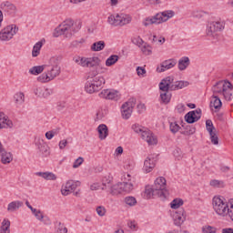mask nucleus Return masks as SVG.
<instances>
[{"instance_id": "obj_1", "label": "nucleus", "mask_w": 233, "mask_h": 233, "mask_svg": "<svg viewBox=\"0 0 233 233\" xmlns=\"http://www.w3.org/2000/svg\"><path fill=\"white\" fill-rule=\"evenodd\" d=\"M213 92L212 100L210 102L211 106H214L216 110H219L223 106V103L219 96H222L226 101H232L233 86L230 82L221 80L217 82L211 88Z\"/></svg>"}, {"instance_id": "obj_2", "label": "nucleus", "mask_w": 233, "mask_h": 233, "mask_svg": "<svg viewBox=\"0 0 233 233\" xmlns=\"http://www.w3.org/2000/svg\"><path fill=\"white\" fill-rule=\"evenodd\" d=\"M81 30V24L74 25V20L67 19L60 24L54 31V37H59V35H65V37H70L74 35L76 32Z\"/></svg>"}, {"instance_id": "obj_3", "label": "nucleus", "mask_w": 233, "mask_h": 233, "mask_svg": "<svg viewBox=\"0 0 233 233\" xmlns=\"http://www.w3.org/2000/svg\"><path fill=\"white\" fill-rule=\"evenodd\" d=\"M61 74V66L56 63L50 66H46V72L37 77L39 83H50L54 81Z\"/></svg>"}, {"instance_id": "obj_4", "label": "nucleus", "mask_w": 233, "mask_h": 233, "mask_svg": "<svg viewBox=\"0 0 233 233\" xmlns=\"http://www.w3.org/2000/svg\"><path fill=\"white\" fill-rule=\"evenodd\" d=\"M173 15H175V13L172 10L163 11L162 13H157L154 16L145 18L142 25L144 26H150V25H161V23H167L168 19H172Z\"/></svg>"}, {"instance_id": "obj_5", "label": "nucleus", "mask_w": 233, "mask_h": 233, "mask_svg": "<svg viewBox=\"0 0 233 233\" xmlns=\"http://www.w3.org/2000/svg\"><path fill=\"white\" fill-rule=\"evenodd\" d=\"M212 205L213 210H215L218 216H220V218H227L230 202H226L225 198L221 196H216L212 199Z\"/></svg>"}, {"instance_id": "obj_6", "label": "nucleus", "mask_w": 233, "mask_h": 233, "mask_svg": "<svg viewBox=\"0 0 233 233\" xmlns=\"http://www.w3.org/2000/svg\"><path fill=\"white\" fill-rule=\"evenodd\" d=\"M170 83H174L173 76H167L166 78L162 79L158 85L160 90V99L164 105H168L172 99V94H170V89L168 87Z\"/></svg>"}, {"instance_id": "obj_7", "label": "nucleus", "mask_w": 233, "mask_h": 233, "mask_svg": "<svg viewBox=\"0 0 233 233\" xmlns=\"http://www.w3.org/2000/svg\"><path fill=\"white\" fill-rule=\"evenodd\" d=\"M107 23L111 26H125V25H130L132 23V16L127 14L110 15L107 17Z\"/></svg>"}, {"instance_id": "obj_8", "label": "nucleus", "mask_w": 233, "mask_h": 233, "mask_svg": "<svg viewBox=\"0 0 233 233\" xmlns=\"http://www.w3.org/2000/svg\"><path fill=\"white\" fill-rule=\"evenodd\" d=\"M106 80L103 76H98L94 79H89L85 85V90L87 94H95V92H99L103 88Z\"/></svg>"}, {"instance_id": "obj_9", "label": "nucleus", "mask_w": 233, "mask_h": 233, "mask_svg": "<svg viewBox=\"0 0 233 233\" xmlns=\"http://www.w3.org/2000/svg\"><path fill=\"white\" fill-rule=\"evenodd\" d=\"M155 188V192L158 194V198H160L162 200H165L170 196V193L168 192V188L167 187V179L165 177H157L153 185Z\"/></svg>"}, {"instance_id": "obj_10", "label": "nucleus", "mask_w": 233, "mask_h": 233, "mask_svg": "<svg viewBox=\"0 0 233 233\" xmlns=\"http://www.w3.org/2000/svg\"><path fill=\"white\" fill-rule=\"evenodd\" d=\"M73 61L82 66L83 68H94L95 66H99L101 64V59L97 56L93 57H82V56H75Z\"/></svg>"}, {"instance_id": "obj_11", "label": "nucleus", "mask_w": 233, "mask_h": 233, "mask_svg": "<svg viewBox=\"0 0 233 233\" xmlns=\"http://www.w3.org/2000/svg\"><path fill=\"white\" fill-rule=\"evenodd\" d=\"M18 32L19 27L15 24L6 25L0 31V41H10Z\"/></svg>"}, {"instance_id": "obj_12", "label": "nucleus", "mask_w": 233, "mask_h": 233, "mask_svg": "<svg viewBox=\"0 0 233 233\" xmlns=\"http://www.w3.org/2000/svg\"><path fill=\"white\" fill-rule=\"evenodd\" d=\"M136 98H129L128 101L125 102L121 106V114L123 119H130L134 107L136 106Z\"/></svg>"}, {"instance_id": "obj_13", "label": "nucleus", "mask_w": 233, "mask_h": 233, "mask_svg": "<svg viewBox=\"0 0 233 233\" xmlns=\"http://www.w3.org/2000/svg\"><path fill=\"white\" fill-rule=\"evenodd\" d=\"M98 96L102 99H109L112 101H119L121 99V94L119 91L114 89H103Z\"/></svg>"}, {"instance_id": "obj_14", "label": "nucleus", "mask_w": 233, "mask_h": 233, "mask_svg": "<svg viewBox=\"0 0 233 233\" xmlns=\"http://www.w3.org/2000/svg\"><path fill=\"white\" fill-rule=\"evenodd\" d=\"M140 136L148 145H157V137L154 136V133L150 129L144 127Z\"/></svg>"}, {"instance_id": "obj_15", "label": "nucleus", "mask_w": 233, "mask_h": 233, "mask_svg": "<svg viewBox=\"0 0 233 233\" xmlns=\"http://www.w3.org/2000/svg\"><path fill=\"white\" fill-rule=\"evenodd\" d=\"M79 185H81V182L79 181L74 182V180H68L66 185L62 187V196H69V194H72V192H74V190H76Z\"/></svg>"}, {"instance_id": "obj_16", "label": "nucleus", "mask_w": 233, "mask_h": 233, "mask_svg": "<svg viewBox=\"0 0 233 233\" xmlns=\"http://www.w3.org/2000/svg\"><path fill=\"white\" fill-rule=\"evenodd\" d=\"M201 119V109L198 108L193 111H189L185 116V121H187L189 125H192L194 123H198Z\"/></svg>"}, {"instance_id": "obj_17", "label": "nucleus", "mask_w": 233, "mask_h": 233, "mask_svg": "<svg viewBox=\"0 0 233 233\" xmlns=\"http://www.w3.org/2000/svg\"><path fill=\"white\" fill-rule=\"evenodd\" d=\"M0 8L1 10H3L5 15H11L12 17H14V15H15V13L17 12V7H15L14 4L8 1L3 2L0 5Z\"/></svg>"}, {"instance_id": "obj_18", "label": "nucleus", "mask_w": 233, "mask_h": 233, "mask_svg": "<svg viewBox=\"0 0 233 233\" xmlns=\"http://www.w3.org/2000/svg\"><path fill=\"white\" fill-rule=\"evenodd\" d=\"M187 219V213L185 209L180 208L173 214V221L176 227H181Z\"/></svg>"}, {"instance_id": "obj_19", "label": "nucleus", "mask_w": 233, "mask_h": 233, "mask_svg": "<svg viewBox=\"0 0 233 233\" xmlns=\"http://www.w3.org/2000/svg\"><path fill=\"white\" fill-rule=\"evenodd\" d=\"M0 157H1V163L3 165H8L14 161V155H12L11 152L6 151L5 149V147H3V144L0 141Z\"/></svg>"}, {"instance_id": "obj_20", "label": "nucleus", "mask_w": 233, "mask_h": 233, "mask_svg": "<svg viewBox=\"0 0 233 233\" xmlns=\"http://www.w3.org/2000/svg\"><path fill=\"white\" fill-rule=\"evenodd\" d=\"M176 65H177V61L174 58L165 60L157 67V72H158V74H161V72H167V70L174 68Z\"/></svg>"}, {"instance_id": "obj_21", "label": "nucleus", "mask_w": 233, "mask_h": 233, "mask_svg": "<svg viewBox=\"0 0 233 233\" xmlns=\"http://www.w3.org/2000/svg\"><path fill=\"white\" fill-rule=\"evenodd\" d=\"M14 128V121L8 117L4 112H0V130Z\"/></svg>"}, {"instance_id": "obj_22", "label": "nucleus", "mask_w": 233, "mask_h": 233, "mask_svg": "<svg viewBox=\"0 0 233 233\" xmlns=\"http://www.w3.org/2000/svg\"><path fill=\"white\" fill-rule=\"evenodd\" d=\"M34 94L37 97H44V99H46V97H50V96H52V89H48L43 86H35L34 88Z\"/></svg>"}, {"instance_id": "obj_23", "label": "nucleus", "mask_w": 233, "mask_h": 233, "mask_svg": "<svg viewBox=\"0 0 233 233\" xmlns=\"http://www.w3.org/2000/svg\"><path fill=\"white\" fill-rule=\"evenodd\" d=\"M156 167V160L154 157H147L146 160L144 161V167H143V171L146 174H148L154 170Z\"/></svg>"}, {"instance_id": "obj_24", "label": "nucleus", "mask_w": 233, "mask_h": 233, "mask_svg": "<svg viewBox=\"0 0 233 233\" xmlns=\"http://www.w3.org/2000/svg\"><path fill=\"white\" fill-rule=\"evenodd\" d=\"M189 83L187 81H177L173 83H169L168 89L171 91L175 90H181L182 88H186V86H188Z\"/></svg>"}, {"instance_id": "obj_25", "label": "nucleus", "mask_w": 233, "mask_h": 233, "mask_svg": "<svg viewBox=\"0 0 233 233\" xmlns=\"http://www.w3.org/2000/svg\"><path fill=\"white\" fill-rule=\"evenodd\" d=\"M178 70L183 72V70H187L188 66H190V58L188 56H183L178 60Z\"/></svg>"}, {"instance_id": "obj_26", "label": "nucleus", "mask_w": 233, "mask_h": 233, "mask_svg": "<svg viewBox=\"0 0 233 233\" xmlns=\"http://www.w3.org/2000/svg\"><path fill=\"white\" fill-rule=\"evenodd\" d=\"M97 132L99 135V139L103 140L108 137V127H106V125L105 124L99 125L97 127Z\"/></svg>"}, {"instance_id": "obj_27", "label": "nucleus", "mask_w": 233, "mask_h": 233, "mask_svg": "<svg viewBox=\"0 0 233 233\" xmlns=\"http://www.w3.org/2000/svg\"><path fill=\"white\" fill-rule=\"evenodd\" d=\"M23 205V201L19 200L10 202L7 206V212H15V210H19Z\"/></svg>"}, {"instance_id": "obj_28", "label": "nucleus", "mask_w": 233, "mask_h": 233, "mask_svg": "<svg viewBox=\"0 0 233 233\" xmlns=\"http://www.w3.org/2000/svg\"><path fill=\"white\" fill-rule=\"evenodd\" d=\"M36 176H39L47 181H56V179H57V176L52 172H37Z\"/></svg>"}, {"instance_id": "obj_29", "label": "nucleus", "mask_w": 233, "mask_h": 233, "mask_svg": "<svg viewBox=\"0 0 233 233\" xmlns=\"http://www.w3.org/2000/svg\"><path fill=\"white\" fill-rule=\"evenodd\" d=\"M41 48H43V40L38 41L36 44H35L32 50V56L37 57V56L41 54Z\"/></svg>"}, {"instance_id": "obj_30", "label": "nucleus", "mask_w": 233, "mask_h": 233, "mask_svg": "<svg viewBox=\"0 0 233 233\" xmlns=\"http://www.w3.org/2000/svg\"><path fill=\"white\" fill-rule=\"evenodd\" d=\"M145 194L147 199H150V198H154V196L156 198H159V194L157 193V191H156V188L154 187V186H152V187H147L145 190Z\"/></svg>"}, {"instance_id": "obj_31", "label": "nucleus", "mask_w": 233, "mask_h": 233, "mask_svg": "<svg viewBox=\"0 0 233 233\" xmlns=\"http://www.w3.org/2000/svg\"><path fill=\"white\" fill-rule=\"evenodd\" d=\"M46 70V66H35L29 69V74L32 76H39Z\"/></svg>"}, {"instance_id": "obj_32", "label": "nucleus", "mask_w": 233, "mask_h": 233, "mask_svg": "<svg viewBox=\"0 0 233 233\" xmlns=\"http://www.w3.org/2000/svg\"><path fill=\"white\" fill-rule=\"evenodd\" d=\"M105 41H98V42H95L92 46H91V50L93 52H101V50H105Z\"/></svg>"}, {"instance_id": "obj_33", "label": "nucleus", "mask_w": 233, "mask_h": 233, "mask_svg": "<svg viewBox=\"0 0 233 233\" xmlns=\"http://www.w3.org/2000/svg\"><path fill=\"white\" fill-rule=\"evenodd\" d=\"M122 185V192H126V194H130L132 190H134V184L132 182H120Z\"/></svg>"}, {"instance_id": "obj_34", "label": "nucleus", "mask_w": 233, "mask_h": 233, "mask_svg": "<svg viewBox=\"0 0 233 233\" xmlns=\"http://www.w3.org/2000/svg\"><path fill=\"white\" fill-rule=\"evenodd\" d=\"M0 233H10V220L5 218L0 227Z\"/></svg>"}, {"instance_id": "obj_35", "label": "nucleus", "mask_w": 233, "mask_h": 233, "mask_svg": "<svg viewBox=\"0 0 233 233\" xmlns=\"http://www.w3.org/2000/svg\"><path fill=\"white\" fill-rule=\"evenodd\" d=\"M15 105H23L25 103V93L17 92L14 96Z\"/></svg>"}, {"instance_id": "obj_36", "label": "nucleus", "mask_w": 233, "mask_h": 233, "mask_svg": "<svg viewBox=\"0 0 233 233\" xmlns=\"http://www.w3.org/2000/svg\"><path fill=\"white\" fill-rule=\"evenodd\" d=\"M119 61V56L117 55H111L106 60V66H113V65H116Z\"/></svg>"}, {"instance_id": "obj_37", "label": "nucleus", "mask_w": 233, "mask_h": 233, "mask_svg": "<svg viewBox=\"0 0 233 233\" xmlns=\"http://www.w3.org/2000/svg\"><path fill=\"white\" fill-rule=\"evenodd\" d=\"M184 201L181 198H175L170 202V207L173 210H177L179 207H183Z\"/></svg>"}, {"instance_id": "obj_38", "label": "nucleus", "mask_w": 233, "mask_h": 233, "mask_svg": "<svg viewBox=\"0 0 233 233\" xmlns=\"http://www.w3.org/2000/svg\"><path fill=\"white\" fill-rule=\"evenodd\" d=\"M111 194H113V196H117V194H123V187L121 182L114 185L111 187Z\"/></svg>"}, {"instance_id": "obj_39", "label": "nucleus", "mask_w": 233, "mask_h": 233, "mask_svg": "<svg viewBox=\"0 0 233 233\" xmlns=\"http://www.w3.org/2000/svg\"><path fill=\"white\" fill-rule=\"evenodd\" d=\"M209 24L213 25L214 30L217 32H223V30H225V22L217 21Z\"/></svg>"}, {"instance_id": "obj_40", "label": "nucleus", "mask_w": 233, "mask_h": 233, "mask_svg": "<svg viewBox=\"0 0 233 233\" xmlns=\"http://www.w3.org/2000/svg\"><path fill=\"white\" fill-rule=\"evenodd\" d=\"M210 187L214 188H225V181L213 179L209 182Z\"/></svg>"}, {"instance_id": "obj_41", "label": "nucleus", "mask_w": 233, "mask_h": 233, "mask_svg": "<svg viewBox=\"0 0 233 233\" xmlns=\"http://www.w3.org/2000/svg\"><path fill=\"white\" fill-rule=\"evenodd\" d=\"M141 52L145 54V56H150L152 54V46L144 42V44L140 46Z\"/></svg>"}, {"instance_id": "obj_42", "label": "nucleus", "mask_w": 233, "mask_h": 233, "mask_svg": "<svg viewBox=\"0 0 233 233\" xmlns=\"http://www.w3.org/2000/svg\"><path fill=\"white\" fill-rule=\"evenodd\" d=\"M124 202L126 205H128V207H136V205H137V200L134 197H126Z\"/></svg>"}, {"instance_id": "obj_43", "label": "nucleus", "mask_w": 233, "mask_h": 233, "mask_svg": "<svg viewBox=\"0 0 233 233\" xmlns=\"http://www.w3.org/2000/svg\"><path fill=\"white\" fill-rule=\"evenodd\" d=\"M206 129L208 132V134H212L213 132H217L216 127H214V123H212V120L208 119L206 121Z\"/></svg>"}, {"instance_id": "obj_44", "label": "nucleus", "mask_w": 233, "mask_h": 233, "mask_svg": "<svg viewBox=\"0 0 233 233\" xmlns=\"http://www.w3.org/2000/svg\"><path fill=\"white\" fill-rule=\"evenodd\" d=\"M216 29H214L213 25L209 23L207 25L206 34L208 37H214L216 35Z\"/></svg>"}, {"instance_id": "obj_45", "label": "nucleus", "mask_w": 233, "mask_h": 233, "mask_svg": "<svg viewBox=\"0 0 233 233\" xmlns=\"http://www.w3.org/2000/svg\"><path fill=\"white\" fill-rule=\"evenodd\" d=\"M218 131H214L213 133H209L210 141L212 145H219V137H218Z\"/></svg>"}, {"instance_id": "obj_46", "label": "nucleus", "mask_w": 233, "mask_h": 233, "mask_svg": "<svg viewBox=\"0 0 233 233\" xmlns=\"http://www.w3.org/2000/svg\"><path fill=\"white\" fill-rule=\"evenodd\" d=\"M39 152H41L42 156L44 157H48L50 156V147H48L46 144L42 147L41 149H38Z\"/></svg>"}, {"instance_id": "obj_47", "label": "nucleus", "mask_w": 233, "mask_h": 233, "mask_svg": "<svg viewBox=\"0 0 233 233\" xmlns=\"http://www.w3.org/2000/svg\"><path fill=\"white\" fill-rule=\"evenodd\" d=\"M169 128H170V132H172V134H177V132H179V129L181 128V127H179L177 125V122H171L169 124Z\"/></svg>"}, {"instance_id": "obj_48", "label": "nucleus", "mask_w": 233, "mask_h": 233, "mask_svg": "<svg viewBox=\"0 0 233 233\" xmlns=\"http://www.w3.org/2000/svg\"><path fill=\"white\" fill-rule=\"evenodd\" d=\"M32 214H34L35 218L38 220V221H43V219H45V215L43 214V212L39 209L35 208V211H32Z\"/></svg>"}, {"instance_id": "obj_49", "label": "nucleus", "mask_w": 233, "mask_h": 233, "mask_svg": "<svg viewBox=\"0 0 233 233\" xmlns=\"http://www.w3.org/2000/svg\"><path fill=\"white\" fill-rule=\"evenodd\" d=\"M96 77H99V71L97 70V67L90 70L87 79H96Z\"/></svg>"}, {"instance_id": "obj_50", "label": "nucleus", "mask_w": 233, "mask_h": 233, "mask_svg": "<svg viewBox=\"0 0 233 233\" xmlns=\"http://www.w3.org/2000/svg\"><path fill=\"white\" fill-rule=\"evenodd\" d=\"M173 156L179 161V159H183V152L181 151V148L177 147L173 151Z\"/></svg>"}, {"instance_id": "obj_51", "label": "nucleus", "mask_w": 233, "mask_h": 233, "mask_svg": "<svg viewBox=\"0 0 233 233\" xmlns=\"http://www.w3.org/2000/svg\"><path fill=\"white\" fill-rule=\"evenodd\" d=\"M132 43L134 45H137V46H138L139 48H141V46H143L145 41H143V38H140L139 36L135 37L132 39Z\"/></svg>"}, {"instance_id": "obj_52", "label": "nucleus", "mask_w": 233, "mask_h": 233, "mask_svg": "<svg viewBox=\"0 0 233 233\" xmlns=\"http://www.w3.org/2000/svg\"><path fill=\"white\" fill-rule=\"evenodd\" d=\"M202 233H216V228L212 226H204L202 228Z\"/></svg>"}, {"instance_id": "obj_53", "label": "nucleus", "mask_w": 233, "mask_h": 233, "mask_svg": "<svg viewBox=\"0 0 233 233\" xmlns=\"http://www.w3.org/2000/svg\"><path fill=\"white\" fill-rule=\"evenodd\" d=\"M96 214H98V216H100V218H103V216H105L106 214V208H105V207L102 206H98L96 207Z\"/></svg>"}, {"instance_id": "obj_54", "label": "nucleus", "mask_w": 233, "mask_h": 233, "mask_svg": "<svg viewBox=\"0 0 233 233\" xmlns=\"http://www.w3.org/2000/svg\"><path fill=\"white\" fill-rule=\"evenodd\" d=\"M207 12L205 11H195L193 12V17H196L197 19H201L202 17H205V15Z\"/></svg>"}, {"instance_id": "obj_55", "label": "nucleus", "mask_w": 233, "mask_h": 233, "mask_svg": "<svg viewBox=\"0 0 233 233\" xmlns=\"http://www.w3.org/2000/svg\"><path fill=\"white\" fill-rule=\"evenodd\" d=\"M144 128L145 127L139 126V124H135L132 126V129L134 130V132H136V134H141Z\"/></svg>"}, {"instance_id": "obj_56", "label": "nucleus", "mask_w": 233, "mask_h": 233, "mask_svg": "<svg viewBox=\"0 0 233 233\" xmlns=\"http://www.w3.org/2000/svg\"><path fill=\"white\" fill-rule=\"evenodd\" d=\"M83 161H85V160L81 157L76 158L73 164V168H79V167H81V165H83Z\"/></svg>"}, {"instance_id": "obj_57", "label": "nucleus", "mask_w": 233, "mask_h": 233, "mask_svg": "<svg viewBox=\"0 0 233 233\" xmlns=\"http://www.w3.org/2000/svg\"><path fill=\"white\" fill-rule=\"evenodd\" d=\"M45 145H46V142H45V140L42 138H38L35 142V146L37 147L38 150L45 147Z\"/></svg>"}, {"instance_id": "obj_58", "label": "nucleus", "mask_w": 233, "mask_h": 233, "mask_svg": "<svg viewBox=\"0 0 233 233\" xmlns=\"http://www.w3.org/2000/svg\"><path fill=\"white\" fill-rule=\"evenodd\" d=\"M137 76H144L145 74H147V69H145V67H142V66H137Z\"/></svg>"}, {"instance_id": "obj_59", "label": "nucleus", "mask_w": 233, "mask_h": 233, "mask_svg": "<svg viewBox=\"0 0 233 233\" xmlns=\"http://www.w3.org/2000/svg\"><path fill=\"white\" fill-rule=\"evenodd\" d=\"M187 109V106H185V104H178L177 106V110L179 114H182Z\"/></svg>"}, {"instance_id": "obj_60", "label": "nucleus", "mask_w": 233, "mask_h": 233, "mask_svg": "<svg viewBox=\"0 0 233 233\" xmlns=\"http://www.w3.org/2000/svg\"><path fill=\"white\" fill-rule=\"evenodd\" d=\"M68 145V141L66 139H63L59 142L60 150H64V148Z\"/></svg>"}, {"instance_id": "obj_61", "label": "nucleus", "mask_w": 233, "mask_h": 233, "mask_svg": "<svg viewBox=\"0 0 233 233\" xmlns=\"http://www.w3.org/2000/svg\"><path fill=\"white\" fill-rule=\"evenodd\" d=\"M122 179L127 182V183H130L131 179H132V176H130V174L126 173L124 174V176L122 177Z\"/></svg>"}, {"instance_id": "obj_62", "label": "nucleus", "mask_w": 233, "mask_h": 233, "mask_svg": "<svg viewBox=\"0 0 233 233\" xmlns=\"http://www.w3.org/2000/svg\"><path fill=\"white\" fill-rule=\"evenodd\" d=\"M99 188H101V186L98 183H95L90 186L91 190H99Z\"/></svg>"}, {"instance_id": "obj_63", "label": "nucleus", "mask_w": 233, "mask_h": 233, "mask_svg": "<svg viewBox=\"0 0 233 233\" xmlns=\"http://www.w3.org/2000/svg\"><path fill=\"white\" fill-rule=\"evenodd\" d=\"M46 139L50 140V139H53V138H54V136H53V134L51 133V131H47V132L46 133Z\"/></svg>"}, {"instance_id": "obj_64", "label": "nucleus", "mask_w": 233, "mask_h": 233, "mask_svg": "<svg viewBox=\"0 0 233 233\" xmlns=\"http://www.w3.org/2000/svg\"><path fill=\"white\" fill-rule=\"evenodd\" d=\"M222 233H233V228H223Z\"/></svg>"}]
</instances>
